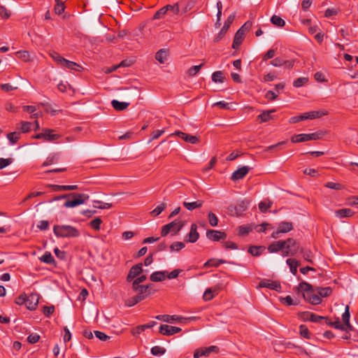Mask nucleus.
Returning a JSON list of instances; mask_svg holds the SVG:
<instances>
[{
	"mask_svg": "<svg viewBox=\"0 0 358 358\" xmlns=\"http://www.w3.org/2000/svg\"><path fill=\"white\" fill-rule=\"evenodd\" d=\"M354 215V212L350 208H343L335 211V215L339 218L350 217Z\"/></svg>",
	"mask_w": 358,
	"mask_h": 358,
	"instance_id": "nucleus-24",
	"label": "nucleus"
},
{
	"mask_svg": "<svg viewBox=\"0 0 358 358\" xmlns=\"http://www.w3.org/2000/svg\"><path fill=\"white\" fill-rule=\"evenodd\" d=\"M171 136H178L185 141L191 144H197L199 143V138L196 136H192L180 131H176L171 134Z\"/></svg>",
	"mask_w": 358,
	"mask_h": 358,
	"instance_id": "nucleus-7",
	"label": "nucleus"
},
{
	"mask_svg": "<svg viewBox=\"0 0 358 358\" xmlns=\"http://www.w3.org/2000/svg\"><path fill=\"white\" fill-rule=\"evenodd\" d=\"M252 26L250 21H247L244 24L236 31L232 45H241L245 38V34L249 31Z\"/></svg>",
	"mask_w": 358,
	"mask_h": 358,
	"instance_id": "nucleus-5",
	"label": "nucleus"
},
{
	"mask_svg": "<svg viewBox=\"0 0 358 358\" xmlns=\"http://www.w3.org/2000/svg\"><path fill=\"white\" fill-rule=\"evenodd\" d=\"M53 233L58 238H76L80 235L79 230L71 225L58 224L53 227Z\"/></svg>",
	"mask_w": 358,
	"mask_h": 358,
	"instance_id": "nucleus-1",
	"label": "nucleus"
},
{
	"mask_svg": "<svg viewBox=\"0 0 358 358\" xmlns=\"http://www.w3.org/2000/svg\"><path fill=\"white\" fill-rule=\"evenodd\" d=\"M55 6L54 8L55 13L57 15H61L64 12L65 10V5L64 1L62 0H55Z\"/></svg>",
	"mask_w": 358,
	"mask_h": 358,
	"instance_id": "nucleus-31",
	"label": "nucleus"
},
{
	"mask_svg": "<svg viewBox=\"0 0 358 358\" xmlns=\"http://www.w3.org/2000/svg\"><path fill=\"white\" fill-rule=\"evenodd\" d=\"M94 206L100 209H108L110 208L112 205L108 203H102L100 201H94Z\"/></svg>",
	"mask_w": 358,
	"mask_h": 358,
	"instance_id": "nucleus-59",
	"label": "nucleus"
},
{
	"mask_svg": "<svg viewBox=\"0 0 358 358\" xmlns=\"http://www.w3.org/2000/svg\"><path fill=\"white\" fill-rule=\"evenodd\" d=\"M157 320H162L165 322H171L172 321H177L178 322H183V317L178 315H157L155 317Z\"/></svg>",
	"mask_w": 358,
	"mask_h": 358,
	"instance_id": "nucleus-19",
	"label": "nucleus"
},
{
	"mask_svg": "<svg viewBox=\"0 0 358 358\" xmlns=\"http://www.w3.org/2000/svg\"><path fill=\"white\" fill-rule=\"evenodd\" d=\"M301 252L303 254V259L310 262V263H313V261H312V257H313V254L311 252L310 250H304L302 248L301 249Z\"/></svg>",
	"mask_w": 358,
	"mask_h": 358,
	"instance_id": "nucleus-58",
	"label": "nucleus"
},
{
	"mask_svg": "<svg viewBox=\"0 0 358 358\" xmlns=\"http://www.w3.org/2000/svg\"><path fill=\"white\" fill-rule=\"evenodd\" d=\"M285 248V241H278L272 243L268 247V250L269 252H278L280 250H282V252L283 253V250Z\"/></svg>",
	"mask_w": 358,
	"mask_h": 358,
	"instance_id": "nucleus-18",
	"label": "nucleus"
},
{
	"mask_svg": "<svg viewBox=\"0 0 358 358\" xmlns=\"http://www.w3.org/2000/svg\"><path fill=\"white\" fill-rule=\"evenodd\" d=\"M199 238V234L197 231V225L192 224L190 227L189 232L185 236V241L189 243H195Z\"/></svg>",
	"mask_w": 358,
	"mask_h": 358,
	"instance_id": "nucleus-14",
	"label": "nucleus"
},
{
	"mask_svg": "<svg viewBox=\"0 0 358 358\" xmlns=\"http://www.w3.org/2000/svg\"><path fill=\"white\" fill-rule=\"evenodd\" d=\"M185 248V244L182 242L177 241L172 243L170 246L171 251H180Z\"/></svg>",
	"mask_w": 358,
	"mask_h": 358,
	"instance_id": "nucleus-56",
	"label": "nucleus"
},
{
	"mask_svg": "<svg viewBox=\"0 0 358 358\" xmlns=\"http://www.w3.org/2000/svg\"><path fill=\"white\" fill-rule=\"evenodd\" d=\"M250 168L247 166H242L235 171L231 176V179L234 181L241 180L249 172Z\"/></svg>",
	"mask_w": 358,
	"mask_h": 358,
	"instance_id": "nucleus-15",
	"label": "nucleus"
},
{
	"mask_svg": "<svg viewBox=\"0 0 358 358\" xmlns=\"http://www.w3.org/2000/svg\"><path fill=\"white\" fill-rule=\"evenodd\" d=\"M208 221H209V224L212 226V227H216L218 224V218L216 216L215 214H214L213 213H211L210 212L208 215Z\"/></svg>",
	"mask_w": 358,
	"mask_h": 358,
	"instance_id": "nucleus-55",
	"label": "nucleus"
},
{
	"mask_svg": "<svg viewBox=\"0 0 358 358\" xmlns=\"http://www.w3.org/2000/svg\"><path fill=\"white\" fill-rule=\"evenodd\" d=\"M291 141L294 143L308 141L307 134H301L294 135L291 138Z\"/></svg>",
	"mask_w": 358,
	"mask_h": 358,
	"instance_id": "nucleus-35",
	"label": "nucleus"
},
{
	"mask_svg": "<svg viewBox=\"0 0 358 358\" xmlns=\"http://www.w3.org/2000/svg\"><path fill=\"white\" fill-rule=\"evenodd\" d=\"M185 1H179L177 3H175L174 5H166V8L169 11V8H173L172 13L174 15H177L180 12V7L182 6Z\"/></svg>",
	"mask_w": 358,
	"mask_h": 358,
	"instance_id": "nucleus-42",
	"label": "nucleus"
},
{
	"mask_svg": "<svg viewBox=\"0 0 358 358\" xmlns=\"http://www.w3.org/2000/svg\"><path fill=\"white\" fill-rule=\"evenodd\" d=\"M166 271H155L153 272L150 276V279L152 282H162L165 280L166 277Z\"/></svg>",
	"mask_w": 358,
	"mask_h": 358,
	"instance_id": "nucleus-20",
	"label": "nucleus"
},
{
	"mask_svg": "<svg viewBox=\"0 0 358 358\" xmlns=\"http://www.w3.org/2000/svg\"><path fill=\"white\" fill-rule=\"evenodd\" d=\"M224 77L223 73L220 71H215L212 74V80L214 83H223Z\"/></svg>",
	"mask_w": 358,
	"mask_h": 358,
	"instance_id": "nucleus-40",
	"label": "nucleus"
},
{
	"mask_svg": "<svg viewBox=\"0 0 358 358\" xmlns=\"http://www.w3.org/2000/svg\"><path fill=\"white\" fill-rule=\"evenodd\" d=\"M111 105L115 110L122 111L129 106V103L124 101L120 102L117 100L114 99L111 101Z\"/></svg>",
	"mask_w": 358,
	"mask_h": 358,
	"instance_id": "nucleus-25",
	"label": "nucleus"
},
{
	"mask_svg": "<svg viewBox=\"0 0 358 358\" xmlns=\"http://www.w3.org/2000/svg\"><path fill=\"white\" fill-rule=\"evenodd\" d=\"M166 352V349L161 346H154L151 348V353L154 356H161Z\"/></svg>",
	"mask_w": 358,
	"mask_h": 358,
	"instance_id": "nucleus-44",
	"label": "nucleus"
},
{
	"mask_svg": "<svg viewBox=\"0 0 358 358\" xmlns=\"http://www.w3.org/2000/svg\"><path fill=\"white\" fill-rule=\"evenodd\" d=\"M206 236L208 239L213 241H219L220 240L225 239L227 238V234L223 231L208 229L206 231Z\"/></svg>",
	"mask_w": 358,
	"mask_h": 358,
	"instance_id": "nucleus-10",
	"label": "nucleus"
},
{
	"mask_svg": "<svg viewBox=\"0 0 358 358\" xmlns=\"http://www.w3.org/2000/svg\"><path fill=\"white\" fill-rule=\"evenodd\" d=\"M166 208V203H162L159 206H157L152 211H151V215L156 217L159 215L162 212H163Z\"/></svg>",
	"mask_w": 358,
	"mask_h": 358,
	"instance_id": "nucleus-43",
	"label": "nucleus"
},
{
	"mask_svg": "<svg viewBox=\"0 0 358 358\" xmlns=\"http://www.w3.org/2000/svg\"><path fill=\"white\" fill-rule=\"evenodd\" d=\"M218 352V348L215 345H211L205 348L197 349L194 353V358H199L200 357L208 356L211 352Z\"/></svg>",
	"mask_w": 358,
	"mask_h": 358,
	"instance_id": "nucleus-9",
	"label": "nucleus"
},
{
	"mask_svg": "<svg viewBox=\"0 0 358 358\" xmlns=\"http://www.w3.org/2000/svg\"><path fill=\"white\" fill-rule=\"evenodd\" d=\"M62 66H65L70 70H73L76 71H81L83 70V67L78 64L71 62L66 59V62H64Z\"/></svg>",
	"mask_w": 358,
	"mask_h": 358,
	"instance_id": "nucleus-29",
	"label": "nucleus"
},
{
	"mask_svg": "<svg viewBox=\"0 0 358 358\" xmlns=\"http://www.w3.org/2000/svg\"><path fill=\"white\" fill-rule=\"evenodd\" d=\"M252 230L250 225H242L238 227V234L241 236L247 235Z\"/></svg>",
	"mask_w": 358,
	"mask_h": 358,
	"instance_id": "nucleus-49",
	"label": "nucleus"
},
{
	"mask_svg": "<svg viewBox=\"0 0 358 358\" xmlns=\"http://www.w3.org/2000/svg\"><path fill=\"white\" fill-rule=\"evenodd\" d=\"M315 290L314 289L309 293H303V296L304 299L308 301L309 303L313 305H317L321 303L322 299L318 294L315 293Z\"/></svg>",
	"mask_w": 358,
	"mask_h": 358,
	"instance_id": "nucleus-12",
	"label": "nucleus"
},
{
	"mask_svg": "<svg viewBox=\"0 0 358 358\" xmlns=\"http://www.w3.org/2000/svg\"><path fill=\"white\" fill-rule=\"evenodd\" d=\"M271 22L272 24L278 27H282L285 24V22L283 19L275 15L271 17Z\"/></svg>",
	"mask_w": 358,
	"mask_h": 358,
	"instance_id": "nucleus-36",
	"label": "nucleus"
},
{
	"mask_svg": "<svg viewBox=\"0 0 358 358\" xmlns=\"http://www.w3.org/2000/svg\"><path fill=\"white\" fill-rule=\"evenodd\" d=\"M169 55H170L169 49L162 48L156 52L155 59L160 64H164L168 60Z\"/></svg>",
	"mask_w": 358,
	"mask_h": 358,
	"instance_id": "nucleus-17",
	"label": "nucleus"
},
{
	"mask_svg": "<svg viewBox=\"0 0 358 358\" xmlns=\"http://www.w3.org/2000/svg\"><path fill=\"white\" fill-rule=\"evenodd\" d=\"M306 315L309 316V321L313 322H320L321 320L325 319L324 317L317 315L310 312H307Z\"/></svg>",
	"mask_w": 358,
	"mask_h": 358,
	"instance_id": "nucleus-54",
	"label": "nucleus"
},
{
	"mask_svg": "<svg viewBox=\"0 0 358 358\" xmlns=\"http://www.w3.org/2000/svg\"><path fill=\"white\" fill-rule=\"evenodd\" d=\"M38 303V296L36 294H31L27 296L25 305L26 307L30 310H35Z\"/></svg>",
	"mask_w": 358,
	"mask_h": 358,
	"instance_id": "nucleus-16",
	"label": "nucleus"
},
{
	"mask_svg": "<svg viewBox=\"0 0 358 358\" xmlns=\"http://www.w3.org/2000/svg\"><path fill=\"white\" fill-rule=\"evenodd\" d=\"M218 292H219V289L217 288V287H215V288H208L203 295V299L204 301H210L211 300L215 294H218Z\"/></svg>",
	"mask_w": 358,
	"mask_h": 358,
	"instance_id": "nucleus-26",
	"label": "nucleus"
},
{
	"mask_svg": "<svg viewBox=\"0 0 358 358\" xmlns=\"http://www.w3.org/2000/svg\"><path fill=\"white\" fill-rule=\"evenodd\" d=\"M53 131H54L52 129H44V141L51 142L57 140L61 137L59 134H53Z\"/></svg>",
	"mask_w": 358,
	"mask_h": 358,
	"instance_id": "nucleus-21",
	"label": "nucleus"
},
{
	"mask_svg": "<svg viewBox=\"0 0 358 358\" xmlns=\"http://www.w3.org/2000/svg\"><path fill=\"white\" fill-rule=\"evenodd\" d=\"M342 320L344 323L343 325L347 328V331L352 330V327L350 323V311L348 306L345 307V312L342 315Z\"/></svg>",
	"mask_w": 358,
	"mask_h": 358,
	"instance_id": "nucleus-22",
	"label": "nucleus"
},
{
	"mask_svg": "<svg viewBox=\"0 0 358 358\" xmlns=\"http://www.w3.org/2000/svg\"><path fill=\"white\" fill-rule=\"evenodd\" d=\"M143 272L142 264H138L133 266L127 276V280L130 282L138 277Z\"/></svg>",
	"mask_w": 358,
	"mask_h": 358,
	"instance_id": "nucleus-13",
	"label": "nucleus"
},
{
	"mask_svg": "<svg viewBox=\"0 0 358 358\" xmlns=\"http://www.w3.org/2000/svg\"><path fill=\"white\" fill-rule=\"evenodd\" d=\"M70 196H73L75 199L73 200H68L64 203V206L66 208H73L77 206L83 204L87 200L89 199L90 196L87 194H78L72 193Z\"/></svg>",
	"mask_w": 358,
	"mask_h": 358,
	"instance_id": "nucleus-4",
	"label": "nucleus"
},
{
	"mask_svg": "<svg viewBox=\"0 0 358 358\" xmlns=\"http://www.w3.org/2000/svg\"><path fill=\"white\" fill-rule=\"evenodd\" d=\"M184 224L181 221L175 220L162 227L161 230L162 236H166L169 233L172 236L176 235L183 227Z\"/></svg>",
	"mask_w": 358,
	"mask_h": 358,
	"instance_id": "nucleus-2",
	"label": "nucleus"
},
{
	"mask_svg": "<svg viewBox=\"0 0 358 358\" xmlns=\"http://www.w3.org/2000/svg\"><path fill=\"white\" fill-rule=\"evenodd\" d=\"M181 331V329L178 327L170 326L168 324H162L159 327V332L165 336H171Z\"/></svg>",
	"mask_w": 358,
	"mask_h": 358,
	"instance_id": "nucleus-8",
	"label": "nucleus"
},
{
	"mask_svg": "<svg viewBox=\"0 0 358 358\" xmlns=\"http://www.w3.org/2000/svg\"><path fill=\"white\" fill-rule=\"evenodd\" d=\"M135 62L134 58H129L122 60L118 65L120 67H129Z\"/></svg>",
	"mask_w": 358,
	"mask_h": 358,
	"instance_id": "nucleus-62",
	"label": "nucleus"
},
{
	"mask_svg": "<svg viewBox=\"0 0 358 358\" xmlns=\"http://www.w3.org/2000/svg\"><path fill=\"white\" fill-rule=\"evenodd\" d=\"M180 1H185L182 6H181L183 13L192 10L195 6V1L194 0H181Z\"/></svg>",
	"mask_w": 358,
	"mask_h": 358,
	"instance_id": "nucleus-32",
	"label": "nucleus"
},
{
	"mask_svg": "<svg viewBox=\"0 0 358 358\" xmlns=\"http://www.w3.org/2000/svg\"><path fill=\"white\" fill-rule=\"evenodd\" d=\"M328 324L335 329L347 331V328L340 322L339 318H336L335 322H329Z\"/></svg>",
	"mask_w": 358,
	"mask_h": 358,
	"instance_id": "nucleus-46",
	"label": "nucleus"
},
{
	"mask_svg": "<svg viewBox=\"0 0 358 358\" xmlns=\"http://www.w3.org/2000/svg\"><path fill=\"white\" fill-rule=\"evenodd\" d=\"M301 249L300 244L294 239L289 238L285 240V248L283 250V257L294 256Z\"/></svg>",
	"mask_w": 358,
	"mask_h": 358,
	"instance_id": "nucleus-3",
	"label": "nucleus"
},
{
	"mask_svg": "<svg viewBox=\"0 0 358 358\" xmlns=\"http://www.w3.org/2000/svg\"><path fill=\"white\" fill-rule=\"evenodd\" d=\"M7 138L12 144H14L20 139V133L16 131L11 132L7 135Z\"/></svg>",
	"mask_w": 358,
	"mask_h": 358,
	"instance_id": "nucleus-47",
	"label": "nucleus"
},
{
	"mask_svg": "<svg viewBox=\"0 0 358 358\" xmlns=\"http://www.w3.org/2000/svg\"><path fill=\"white\" fill-rule=\"evenodd\" d=\"M324 115V113H322L320 111H310L308 113H305L302 115L303 120H308V119H315L317 117H320Z\"/></svg>",
	"mask_w": 358,
	"mask_h": 358,
	"instance_id": "nucleus-30",
	"label": "nucleus"
},
{
	"mask_svg": "<svg viewBox=\"0 0 358 358\" xmlns=\"http://www.w3.org/2000/svg\"><path fill=\"white\" fill-rule=\"evenodd\" d=\"M286 263L289 267L290 272L295 275L297 273V267L299 265V262L295 259L289 258L287 259Z\"/></svg>",
	"mask_w": 358,
	"mask_h": 358,
	"instance_id": "nucleus-27",
	"label": "nucleus"
},
{
	"mask_svg": "<svg viewBox=\"0 0 358 358\" xmlns=\"http://www.w3.org/2000/svg\"><path fill=\"white\" fill-rule=\"evenodd\" d=\"M229 30V28H226L225 26H223L221 29L219 34L217 35V36L214 38L215 43H219L220 42L221 39L224 36L227 31Z\"/></svg>",
	"mask_w": 358,
	"mask_h": 358,
	"instance_id": "nucleus-57",
	"label": "nucleus"
},
{
	"mask_svg": "<svg viewBox=\"0 0 358 358\" xmlns=\"http://www.w3.org/2000/svg\"><path fill=\"white\" fill-rule=\"evenodd\" d=\"M275 111V110L264 111L262 113H261L259 115H258L257 118L259 120H260L262 122H268L273 118V117L271 114V113H273Z\"/></svg>",
	"mask_w": 358,
	"mask_h": 358,
	"instance_id": "nucleus-33",
	"label": "nucleus"
},
{
	"mask_svg": "<svg viewBox=\"0 0 358 358\" xmlns=\"http://www.w3.org/2000/svg\"><path fill=\"white\" fill-rule=\"evenodd\" d=\"M39 259L46 264H51L55 262V259L50 252H45L43 256H41Z\"/></svg>",
	"mask_w": 358,
	"mask_h": 358,
	"instance_id": "nucleus-37",
	"label": "nucleus"
},
{
	"mask_svg": "<svg viewBox=\"0 0 358 358\" xmlns=\"http://www.w3.org/2000/svg\"><path fill=\"white\" fill-rule=\"evenodd\" d=\"M249 205V201L246 200H243L241 201H239L237 204V206L235 207L236 210H245L247 209L248 206Z\"/></svg>",
	"mask_w": 358,
	"mask_h": 358,
	"instance_id": "nucleus-61",
	"label": "nucleus"
},
{
	"mask_svg": "<svg viewBox=\"0 0 358 358\" xmlns=\"http://www.w3.org/2000/svg\"><path fill=\"white\" fill-rule=\"evenodd\" d=\"M324 187L335 190H341L344 188L343 185H342L341 184L333 182H328L325 183Z\"/></svg>",
	"mask_w": 358,
	"mask_h": 358,
	"instance_id": "nucleus-52",
	"label": "nucleus"
},
{
	"mask_svg": "<svg viewBox=\"0 0 358 358\" xmlns=\"http://www.w3.org/2000/svg\"><path fill=\"white\" fill-rule=\"evenodd\" d=\"M298 289L305 293H309L313 289V286L306 282H300Z\"/></svg>",
	"mask_w": 358,
	"mask_h": 358,
	"instance_id": "nucleus-38",
	"label": "nucleus"
},
{
	"mask_svg": "<svg viewBox=\"0 0 358 358\" xmlns=\"http://www.w3.org/2000/svg\"><path fill=\"white\" fill-rule=\"evenodd\" d=\"M168 13L166 6L158 10L153 16V20H158L163 18L164 15Z\"/></svg>",
	"mask_w": 358,
	"mask_h": 358,
	"instance_id": "nucleus-51",
	"label": "nucleus"
},
{
	"mask_svg": "<svg viewBox=\"0 0 358 358\" xmlns=\"http://www.w3.org/2000/svg\"><path fill=\"white\" fill-rule=\"evenodd\" d=\"M259 287H266L270 289L279 291L281 288L280 284L278 281L269 280V279H264L260 281L259 284Z\"/></svg>",
	"mask_w": 358,
	"mask_h": 358,
	"instance_id": "nucleus-11",
	"label": "nucleus"
},
{
	"mask_svg": "<svg viewBox=\"0 0 358 358\" xmlns=\"http://www.w3.org/2000/svg\"><path fill=\"white\" fill-rule=\"evenodd\" d=\"M308 82V78L307 77H301L297 79H296L293 85L295 87H300L306 85Z\"/></svg>",
	"mask_w": 358,
	"mask_h": 358,
	"instance_id": "nucleus-48",
	"label": "nucleus"
},
{
	"mask_svg": "<svg viewBox=\"0 0 358 358\" xmlns=\"http://www.w3.org/2000/svg\"><path fill=\"white\" fill-rule=\"evenodd\" d=\"M50 57L57 62L59 64H60L62 66L64 64V62H66V59L62 56H60L57 52H52L50 53Z\"/></svg>",
	"mask_w": 358,
	"mask_h": 358,
	"instance_id": "nucleus-45",
	"label": "nucleus"
},
{
	"mask_svg": "<svg viewBox=\"0 0 358 358\" xmlns=\"http://www.w3.org/2000/svg\"><path fill=\"white\" fill-rule=\"evenodd\" d=\"M101 223V219L100 217H96L90 222V226L92 229L99 231L100 229V226Z\"/></svg>",
	"mask_w": 358,
	"mask_h": 358,
	"instance_id": "nucleus-53",
	"label": "nucleus"
},
{
	"mask_svg": "<svg viewBox=\"0 0 358 358\" xmlns=\"http://www.w3.org/2000/svg\"><path fill=\"white\" fill-rule=\"evenodd\" d=\"M300 335L306 338H310V334L308 328L304 325H301L299 327Z\"/></svg>",
	"mask_w": 358,
	"mask_h": 358,
	"instance_id": "nucleus-64",
	"label": "nucleus"
},
{
	"mask_svg": "<svg viewBox=\"0 0 358 358\" xmlns=\"http://www.w3.org/2000/svg\"><path fill=\"white\" fill-rule=\"evenodd\" d=\"M10 16V12L3 6H0V17L8 19Z\"/></svg>",
	"mask_w": 358,
	"mask_h": 358,
	"instance_id": "nucleus-60",
	"label": "nucleus"
},
{
	"mask_svg": "<svg viewBox=\"0 0 358 358\" xmlns=\"http://www.w3.org/2000/svg\"><path fill=\"white\" fill-rule=\"evenodd\" d=\"M226 262L223 259H210L208 260L204 264V267H210V266H215L217 267L221 264H224Z\"/></svg>",
	"mask_w": 358,
	"mask_h": 358,
	"instance_id": "nucleus-34",
	"label": "nucleus"
},
{
	"mask_svg": "<svg viewBox=\"0 0 358 358\" xmlns=\"http://www.w3.org/2000/svg\"><path fill=\"white\" fill-rule=\"evenodd\" d=\"M315 292L320 297H327L331 295L332 289L330 287H317L315 289Z\"/></svg>",
	"mask_w": 358,
	"mask_h": 358,
	"instance_id": "nucleus-28",
	"label": "nucleus"
},
{
	"mask_svg": "<svg viewBox=\"0 0 358 358\" xmlns=\"http://www.w3.org/2000/svg\"><path fill=\"white\" fill-rule=\"evenodd\" d=\"M271 205H272V202L270 201H261L259 203V209L261 212L265 213L271 207Z\"/></svg>",
	"mask_w": 358,
	"mask_h": 358,
	"instance_id": "nucleus-50",
	"label": "nucleus"
},
{
	"mask_svg": "<svg viewBox=\"0 0 358 358\" xmlns=\"http://www.w3.org/2000/svg\"><path fill=\"white\" fill-rule=\"evenodd\" d=\"M20 129L22 133H27L31 130V123L29 122H21Z\"/></svg>",
	"mask_w": 358,
	"mask_h": 358,
	"instance_id": "nucleus-63",
	"label": "nucleus"
},
{
	"mask_svg": "<svg viewBox=\"0 0 358 358\" xmlns=\"http://www.w3.org/2000/svg\"><path fill=\"white\" fill-rule=\"evenodd\" d=\"M293 229V224L290 222H281L278 224V229L275 231L273 232L271 237L273 238H278L280 234H285Z\"/></svg>",
	"mask_w": 358,
	"mask_h": 358,
	"instance_id": "nucleus-6",
	"label": "nucleus"
},
{
	"mask_svg": "<svg viewBox=\"0 0 358 358\" xmlns=\"http://www.w3.org/2000/svg\"><path fill=\"white\" fill-rule=\"evenodd\" d=\"M203 201L201 200H197L192 202L184 201L183 206L189 210H193L196 208L202 207Z\"/></svg>",
	"mask_w": 358,
	"mask_h": 358,
	"instance_id": "nucleus-23",
	"label": "nucleus"
},
{
	"mask_svg": "<svg viewBox=\"0 0 358 358\" xmlns=\"http://www.w3.org/2000/svg\"><path fill=\"white\" fill-rule=\"evenodd\" d=\"M16 57L18 59H22L24 62H27L30 59V55L28 51L26 50H19L15 52Z\"/></svg>",
	"mask_w": 358,
	"mask_h": 358,
	"instance_id": "nucleus-39",
	"label": "nucleus"
},
{
	"mask_svg": "<svg viewBox=\"0 0 358 358\" xmlns=\"http://www.w3.org/2000/svg\"><path fill=\"white\" fill-rule=\"evenodd\" d=\"M203 65V64H201L200 65H196L190 67L187 72V76L189 77L196 76L199 72Z\"/></svg>",
	"mask_w": 358,
	"mask_h": 358,
	"instance_id": "nucleus-41",
	"label": "nucleus"
}]
</instances>
